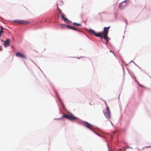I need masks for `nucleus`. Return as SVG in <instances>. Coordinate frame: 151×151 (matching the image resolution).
Returning a JSON list of instances; mask_svg holds the SVG:
<instances>
[{
	"mask_svg": "<svg viewBox=\"0 0 151 151\" xmlns=\"http://www.w3.org/2000/svg\"><path fill=\"white\" fill-rule=\"evenodd\" d=\"M62 19L64 21H65L68 20V19L64 17V15L63 13H62L61 15Z\"/></svg>",
	"mask_w": 151,
	"mask_h": 151,
	"instance_id": "obj_10",
	"label": "nucleus"
},
{
	"mask_svg": "<svg viewBox=\"0 0 151 151\" xmlns=\"http://www.w3.org/2000/svg\"><path fill=\"white\" fill-rule=\"evenodd\" d=\"M3 29H0V37L1 36V34L3 32Z\"/></svg>",
	"mask_w": 151,
	"mask_h": 151,
	"instance_id": "obj_15",
	"label": "nucleus"
},
{
	"mask_svg": "<svg viewBox=\"0 0 151 151\" xmlns=\"http://www.w3.org/2000/svg\"><path fill=\"white\" fill-rule=\"evenodd\" d=\"M10 40L9 39H7L4 42V46L5 47H6L9 46L10 44Z\"/></svg>",
	"mask_w": 151,
	"mask_h": 151,
	"instance_id": "obj_7",
	"label": "nucleus"
},
{
	"mask_svg": "<svg viewBox=\"0 0 151 151\" xmlns=\"http://www.w3.org/2000/svg\"><path fill=\"white\" fill-rule=\"evenodd\" d=\"M14 22L18 24H26L30 23L28 21L22 20H14Z\"/></svg>",
	"mask_w": 151,
	"mask_h": 151,
	"instance_id": "obj_3",
	"label": "nucleus"
},
{
	"mask_svg": "<svg viewBox=\"0 0 151 151\" xmlns=\"http://www.w3.org/2000/svg\"><path fill=\"white\" fill-rule=\"evenodd\" d=\"M89 32L91 34H93L94 35V34L96 33L95 32L94 30L92 29H90Z\"/></svg>",
	"mask_w": 151,
	"mask_h": 151,
	"instance_id": "obj_11",
	"label": "nucleus"
},
{
	"mask_svg": "<svg viewBox=\"0 0 151 151\" xmlns=\"http://www.w3.org/2000/svg\"><path fill=\"white\" fill-rule=\"evenodd\" d=\"M0 29H3V27L1 26L0 27Z\"/></svg>",
	"mask_w": 151,
	"mask_h": 151,
	"instance_id": "obj_17",
	"label": "nucleus"
},
{
	"mask_svg": "<svg viewBox=\"0 0 151 151\" xmlns=\"http://www.w3.org/2000/svg\"><path fill=\"white\" fill-rule=\"evenodd\" d=\"M73 24L77 26H81V24H79V23H75V22L73 23Z\"/></svg>",
	"mask_w": 151,
	"mask_h": 151,
	"instance_id": "obj_13",
	"label": "nucleus"
},
{
	"mask_svg": "<svg viewBox=\"0 0 151 151\" xmlns=\"http://www.w3.org/2000/svg\"><path fill=\"white\" fill-rule=\"evenodd\" d=\"M69 29H70L75 30H77V29L76 28L73 27H71L70 26V27H69Z\"/></svg>",
	"mask_w": 151,
	"mask_h": 151,
	"instance_id": "obj_12",
	"label": "nucleus"
},
{
	"mask_svg": "<svg viewBox=\"0 0 151 151\" xmlns=\"http://www.w3.org/2000/svg\"><path fill=\"white\" fill-rule=\"evenodd\" d=\"M125 149V150H124V151H125V150H126V149H125V147H124V148H122V149Z\"/></svg>",
	"mask_w": 151,
	"mask_h": 151,
	"instance_id": "obj_18",
	"label": "nucleus"
},
{
	"mask_svg": "<svg viewBox=\"0 0 151 151\" xmlns=\"http://www.w3.org/2000/svg\"><path fill=\"white\" fill-rule=\"evenodd\" d=\"M106 109L103 111L104 114L106 117L108 119H110L111 117V115L110 110L107 105L106 104Z\"/></svg>",
	"mask_w": 151,
	"mask_h": 151,
	"instance_id": "obj_2",
	"label": "nucleus"
},
{
	"mask_svg": "<svg viewBox=\"0 0 151 151\" xmlns=\"http://www.w3.org/2000/svg\"><path fill=\"white\" fill-rule=\"evenodd\" d=\"M12 48H13V47L12 46Z\"/></svg>",
	"mask_w": 151,
	"mask_h": 151,
	"instance_id": "obj_20",
	"label": "nucleus"
},
{
	"mask_svg": "<svg viewBox=\"0 0 151 151\" xmlns=\"http://www.w3.org/2000/svg\"><path fill=\"white\" fill-rule=\"evenodd\" d=\"M127 5L126 2H122L119 4V7L121 9H124Z\"/></svg>",
	"mask_w": 151,
	"mask_h": 151,
	"instance_id": "obj_6",
	"label": "nucleus"
},
{
	"mask_svg": "<svg viewBox=\"0 0 151 151\" xmlns=\"http://www.w3.org/2000/svg\"><path fill=\"white\" fill-rule=\"evenodd\" d=\"M134 79H135V81H136L137 82V83H138V84H139V83L137 81H136V80H135V79H136V78H135V77H134Z\"/></svg>",
	"mask_w": 151,
	"mask_h": 151,
	"instance_id": "obj_16",
	"label": "nucleus"
},
{
	"mask_svg": "<svg viewBox=\"0 0 151 151\" xmlns=\"http://www.w3.org/2000/svg\"><path fill=\"white\" fill-rule=\"evenodd\" d=\"M58 11L59 14H62V13H63L62 12L61 10H60L58 7Z\"/></svg>",
	"mask_w": 151,
	"mask_h": 151,
	"instance_id": "obj_14",
	"label": "nucleus"
},
{
	"mask_svg": "<svg viewBox=\"0 0 151 151\" xmlns=\"http://www.w3.org/2000/svg\"><path fill=\"white\" fill-rule=\"evenodd\" d=\"M110 52H112L113 53H114L112 51H111V50H110Z\"/></svg>",
	"mask_w": 151,
	"mask_h": 151,
	"instance_id": "obj_19",
	"label": "nucleus"
},
{
	"mask_svg": "<svg viewBox=\"0 0 151 151\" xmlns=\"http://www.w3.org/2000/svg\"><path fill=\"white\" fill-rule=\"evenodd\" d=\"M2 49H0V50H1Z\"/></svg>",
	"mask_w": 151,
	"mask_h": 151,
	"instance_id": "obj_21",
	"label": "nucleus"
},
{
	"mask_svg": "<svg viewBox=\"0 0 151 151\" xmlns=\"http://www.w3.org/2000/svg\"><path fill=\"white\" fill-rule=\"evenodd\" d=\"M15 55L19 57H20L23 59H26V57L23 54L19 52H17L15 54Z\"/></svg>",
	"mask_w": 151,
	"mask_h": 151,
	"instance_id": "obj_5",
	"label": "nucleus"
},
{
	"mask_svg": "<svg viewBox=\"0 0 151 151\" xmlns=\"http://www.w3.org/2000/svg\"><path fill=\"white\" fill-rule=\"evenodd\" d=\"M60 26L61 28H68L69 27H70V26L66 25L64 24H60Z\"/></svg>",
	"mask_w": 151,
	"mask_h": 151,
	"instance_id": "obj_9",
	"label": "nucleus"
},
{
	"mask_svg": "<svg viewBox=\"0 0 151 151\" xmlns=\"http://www.w3.org/2000/svg\"><path fill=\"white\" fill-rule=\"evenodd\" d=\"M84 125L87 128L89 129L92 130H93L92 129V126L90 124L88 123L87 122H86L84 123Z\"/></svg>",
	"mask_w": 151,
	"mask_h": 151,
	"instance_id": "obj_8",
	"label": "nucleus"
},
{
	"mask_svg": "<svg viewBox=\"0 0 151 151\" xmlns=\"http://www.w3.org/2000/svg\"><path fill=\"white\" fill-rule=\"evenodd\" d=\"M110 27H104V30L103 32H99V33H95L94 34V35L97 37H101L104 39L107 42L108 41L107 39L108 37L107 35L109 30L110 28Z\"/></svg>",
	"mask_w": 151,
	"mask_h": 151,
	"instance_id": "obj_1",
	"label": "nucleus"
},
{
	"mask_svg": "<svg viewBox=\"0 0 151 151\" xmlns=\"http://www.w3.org/2000/svg\"><path fill=\"white\" fill-rule=\"evenodd\" d=\"M103 13H106L105 12H103Z\"/></svg>",
	"mask_w": 151,
	"mask_h": 151,
	"instance_id": "obj_22",
	"label": "nucleus"
},
{
	"mask_svg": "<svg viewBox=\"0 0 151 151\" xmlns=\"http://www.w3.org/2000/svg\"><path fill=\"white\" fill-rule=\"evenodd\" d=\"M63 116L71 120H76L77 119L76 117L71 115L66 114L64 115Z\"/></svg>",
	"mask_w": 151,
	"mask_h": 151,
	"instance_id": "obj_4",
	"label": "nucleus"
}]
</instances>
